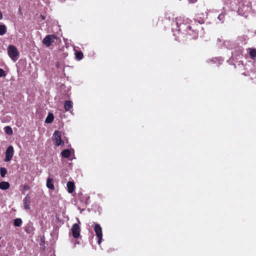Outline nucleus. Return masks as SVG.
<instances>
[{
  "instance_id": "4468645a",
  "label": "nucleus",
  "mask_w": 256,
  "mask_h": 256,
  "mask_svg": "<svg viewBox=\"0 0 256 256\" xmlns=\"http://www.w3.org/2000/svg\"><path fill=\"white\" fill-rule=\"evenodd\" d=\"M68 191L69 193H72L74 190V185L73 182H68L66 184Z\"/></svg>"
},
{
  "instance_id": "0eeeda50",
  "label": "nucleus",
  "mask_w": 256,
  "mask_h": 256,
  "mask_svg": "<svg viewBox=\"0 0 256 256\" xmlns=\"http://www.w3.org/2000/svg\"><path fill=\"white\" fill-rule=\"evenodd\" d=\"M224 60L221 57H214L208 58L206 60V62L208 64H216L219 66L222 64Z\"/></svg>"
},
{
  "instance_id": "423d86ee",
  "label": "nucleus",
  "mask_w": 256,
  "mask_h": 256,
  "mask_svg": "<svg viewBox=\"0 0 256 256\" xmlns=\"http://www.w3.org/2000/svg\"><path fill=\"white\" fill-rule=\"evenodd\" d=\"M14 154V150L13 146H9L6 150V158L4 162H10Z\"/></svg>"
},
{
  "instance_id": "412c9836",
  "label": "nucleus",
  "mask_w": 256,
  "mask_h": 256,
  "mask_svg": "<svg viewBox=\"0 0 256 256\" xmlns=\"http://www.w3.org/2000/svg\"><path fill=\"white\" fill-rule=\"evenodd\" d=\"M4 131L8 135H10L12 134V128L10 126H6L4 128Z\"/></svg>"
},
{
  "instance_id": "c85d7f7f",
  "label": "nucleus",
  "mask_w": 256,
  "mask_h": 256,
  "mask_svg": "<svg viewBox=\"0 0 256 256\" xmlns=\"http://www.w3.org/2000/svg\"><path fill=\"white\" fill-rule=\"evenodd\" d=\"M24 189H26V186H24Z\"/></svg>"
},
{
  "instance_id": "39448f33",
  "label": "nucleus",
  "mask_w": 256,
  "mask_h": 256,
  "mask_svg": "<svg viewBox=\"0 0 256 256\" xmlns=\"http://www.w3.org/2000/svg\"><path fill=\"white\" fill-rule=\"evenodd\" d=\"M56 39L57 36L55 34L48 35L44 38L42 42L46 46H50Z\"/></svg>"
},
{
  "instance_id": "393cba45",
  "label": "nucleus",
  "mask_w": 256,
  "mask_h": 256,
  "mask_svg": "<svg viewBox=\"0 0 256 256\" xmlns=\"http://www.w3.org/2000/svg\"><path fill=\"white\" fill-rule=\"evenodd\" d=\"M217 19L219 20L220 22H216V23L220 22L222 23L224 21V17H218Z\"/></svg>"
},
{
  "instance_id": "aec40b11",
  "label": "nucleus",
  "mask_w": 256,
  "mask_h": 256,
  "mask_svg": "<svg viewBox=\"0 0 256 256\" xmlns=\"http://www.w3.org/2000/svg\"><path fill=\"white\" fill-rule=\"evenodd\" d=\"M6 26L4 25L0 24V35L2 36L6 34Z\"/></svg>"
},
{
  "instance_id": "f257e3e1",
  "label": "nucleus",
  "mask_w": 256,
  "mask_h": 256,
  "mask_svg": "<svg viewBox=\"0 0 256 256\" xmlns=\"http://www.w3.org/2000/svg\"><path fill=\"white\" fill-rule=\"evenodd\" d=\"M204 22L202 17L193 18V20L186 17H176L172 23V30L178 32L180 34H186L188 40H196L198 37V32L192 28L194 24Z\"/></svg>"
},
{
  "instance_id": "5701e85b",
  "label": "nucleus",
  "mask_w": 256,
  "mask_h": 256,
  "mask_svg": "<svg viewBox=\"0 0 256 256\" xmlns=\"http://www.w3.org/2000/svg\"><path fill=\"white\" fill-rule=\"evenodd\" d=\"M231 43L230 41H226L224 42V45L227 48H232V47L231 46Z\"/></svg>"
},
{
  "instance_id": "20e7f679",
  "label": "nucleus",
  "mask_w": 256,
  "mask_h": 256,
  "mask_svg": "<svg viewBox=\"0 0 256 256\" xmlns=\"http://www.w3.org/2000/svg\"><path fill=\"white\" fill-rule=\"evenodd\" d=\"M61 132L60 131H54L53 134V138L56 146H59L64 144V142H63L61 139Z\"/></svg>"
},
{
  "instance_id": "4be33fe9",
  "label": "nucleus",
  "mask_w": 256,
  "mask_h": 256,
  "mask_svg": "<svg viewBox=\"0 0 256 256\" xmlns=\"http://www.w3.org/2000/svg\"><path fill=\"white\" fill-rule=\"evenodd\" d=\"M7 172V170L5 168H0V174L2 178L5 176Z\"/></svg>"
},
{
  "instance_id": "2f4dec72",
  "label": "nucleus",
  "mask_w": 256,
  "mask_h": 256,
  "mask_svg": "<svg viewBox=\"0 0 256 256\" xmlns=\"http://www.w3.org/2000/svg\"><path fill=\"white\" fill-rule=\"evenodd\" d=\"M255 33H256V32H255Z\"/></svg>"
},
{
  "instance_id": "a878e982",
  "label": "nucleus",
  "mask_w": 256,
  "mask_h": 256,
  "mask_svg": "<svg viewBox=\"0 0 256 256\" xmlns=\"http://www.w3.org/2000/svg\"><path fill=\"white\" fill-rule=\"evenodd\" d=\"M189 2L190 3H194L197 0H188Z\"/></svg>"
},
{
  "instance_id": "6ab92c4d",
  "label": "nucleus",
  "mask_w": 256,
  "mask_h": 256,
  "mask_svg": "<svg viewBox=\"0 0 256 256\" xmlns=\"http://www.w3.org/2000/svg\"><path fill=\"white\" fill-rule=\"evenodd\" d=\"M250 58L254 60H256V49H251L250 51Z\"/></svg>"
},
{
  "instance_id": "b1692460",
  "label": "nucleus",
  "mask_w": 256,
  "mask_h": 256,
  "mask_svg": "<svg viewBox=\"0 0 256 256\" xmlns=\"http://www.w3.org/2000/svg\"><path fill=\"white\" fill-rule=\"evenodd\" d=\"M6 76V73L5 71L2 68H0V77H4Z\"/></svg>"
},
{
  "instance_id": "7c9ffc66",
  "label": "nucleus",
  "mask_w": 256,
  "mask_h": 256,
  "mask_svg": "<svg viewBox=\"0 0 256 256\" xmlns=\"http://www.w3.org/2000/svg\"><path fill=\"white\" fill-rule=\"evenodd\" d=\"M0 16H2V14L1 13L0 14Z\"/></svg>"
},
{
  "instance_id": "7ed1b4c3",
  "label": "nucleus",
  "mask_w": 256,
  "mask_h": 256,
  "mask_svg": "<svg viewBox=\"0 0 256 256\" xmlns=\"http://www.w3.org/2000/svg\"><path fill=\"white\" fill-rule=\"evenodd\" d=\"M94 232L98 238V244H100L102 241V229L100 226L98 224H94Z\"/></svg>"
},
{
  "instance_id": "f03ea898",
  "label": "nucleus",
  "mask_w": 256,
  "mask_h": 256,
  "mask_svg": "<svg viewBox=\"0 0 256 256\" xmlns=\"http://www.w3.org/2000/svg\"><path fill=\"white\" fill-rule=\"evenodd\" d=\"M8 54L14 62H16L19 57V52L16 48L13 45H10L8 48Z\"/></svg>"
},
{
  "instance_id": "9b49d317",
  "label": "nucleus",
  "mask_w": 256,
  "mask_h": 256,
  "mask_svg": "<svg viewBox=\"0 0 256 256\" xmlns=\"http://www.w3.org/2000/svg\"><path fill=\"white\" fill-rule=\"evenodd\" d=\"M74 50L75 52V58L78 60H80L82 59L84 55L81 51H78L76 50V47L73 46Z\"/></svg>"
},
{
  "instance_id": "f3484780",
  "label": "nucleus",
  "mask_w": 256,
  "mask_h": 256,
  "mask_svg": "<svg viewBox=\"0 0 256 256\" xmlns=\"http://www.w3.org/2000/svg\"><path fill=\"white\" fill-rule=\"evenodd\" d=\"M62 156L64 158H68L70 155V152L68 149H66L61 152Z\"/></svg>"
},
{
  "instance_id": "ddd939ff",
  "label": "nucleus",
  "mask_w": 256,
  "mask_h": 256,
  "mask_svg": "<svg viewBox=\"0 0 256 256\" xmlns=\"http://www.w3.org/2000/svg\"><path fill=\"white\" fill-rule=\"evenodd\" d=\"M73 107L72 102L70 100H66L64 104V108L66 111H70L72 110Z\"/></svg>"
},
{
  "instance_id": "cd10ccee",
  "label": "nucleus",
  "mask_w": 256,
  "mask_h": 256,
  "mask_svg": "<svg viewBox=\"0 0 256 256\" xmlns=\"http://www.w3.org/2000/svg\"><path fill=\"white\" fill-rule=\"evenodd\" d=\"M2 17H0V20H2Z\"/></svg>"
},
{
  "instance_id": "c756f323",
  "label": "nucleus",
  "mask_w": 256,
  "mask_h": 256,
  "mask_svg": "<svg viewBox=\"0 0 256 256\" xmlns=\"http://www.w3.org/2000/svg\"><path fill=\"white\" fill-rule=\"evenodd\" d=\"M24 189H26V186H24Z\"/></svg>"
},
{
  "instance_id": "dca6fc26",
  "label": "nucleus",
  "mask_w": 256,
  "mask_h": 256,
  "mask_svg": "<svg viewBox=\"0 0 256 256\" xmlns=\"http://www.w3.org/2000/svg\"><path fill=\"white\" fill-rule=\"evenodd\" d=\"M10 184L8 182H0V189L6 190L10 188Z\"/></svg>"
},
{
  "instance_id": "1a4fd4ad",
  "label": "nucleus",
  "mask_w": 256,
  "mask_h": 256,
  "mask_svg": "<svg viewBox=\"0 0 256 256\" xmlns=\"http://www.w3.org/2000/svg\"><path fill=\"white\" fill-rule=\"evenodd\" d=\"M24 230L28 234H32L34 233V228L33 226V224L32 222L29 221L24 228Z\"/></svg>"
},
{
  "instance_id": "9d476101",
  "label": "nucleus",
  "mask_w": 256,
  "mask_h": 256,
  "mask_svg": "<svg viewBox=\"0 0 256 256\" xmlns=\"http://www.w3.org/2000/svg\"><path fill=\"white\" fill-rule=\"evenodd\" d=\"M30 198L27 194L26 196L24 199V206L26 210H30Z\"/></svg>"
},
{
  "instance_id": "2eb2a0df",
  "label": "nucleus",
  "mask_w": 256,
  "mask_h": 256,
  "mask_svg": "<svg viewBox=\"0 0 256 256\" xmlns=\"http://www.w3.org/2000/svg\"><path fill=\"white\" fill-rule=\"evenodd\" d=\"M54 120V116L52 113L49 112L45 120V122L46 124H50Z\"/></svg>"
},
{
  "instance_id": "a211bd4d",
  "label": "nucleus",
  "mask_w": 256,
  "mask_h": 256,
  "mask_svg": "<svg viewBox=\"0 0 256 256\" xmlns=\"http://www.w3.org/2000/svg\"><path fill=\"white\" fill-rule=\"evenodd\" d=\"M14 224L15 226L20 227L22 224V220L20 218H16L14 220Z\"/></svg>"
},
{
  "instance_id": "f8f14e48",
  "label": "nucleus",
  "mask_w": 256,
  "mask_h": 256,
  "mask_svg": "<svg viewBox=\"0 0 256 256\" xmlns=\"http://www.w3.org/2000/svg\"><path fill=\"white\" fill-rule=\"evenodd\" d=\"M46 186L49 189L54 190V180L52 178L48 177L46 180Z\"/></svg>"
},
{
  "instance_id": "bb28decb",
  "label": "nucleus",
  "mask_w": 256,
  "mask_h": 256,
  "mask_svg": "<svg viewBox=\"0 0 256 256\" xmlns=\"http://www.w3.org/2000/svg\"><path fill=\"white\" fill-rule=\"evenodd\" d=\"M42 20H44V18H45L44 16H43V17H42Z\"/></svg>"
},
{
  "instance_id": "6e6552de",
  "label": "nucleus",
  "mask_w": 256,
  "mask_h": 256,
  "mask_svg": "<svg viewBox=\"0 0 256 256\" xmlns=\"http://www.w3.org/2000/svg\"><path fill=\"white\" fill-rule=\"evenodd\" d=\"M71 230L72 236L74 238H78L80 236V228L78 224H74L72 227Z\"/></svg>"
}]
</instances>
